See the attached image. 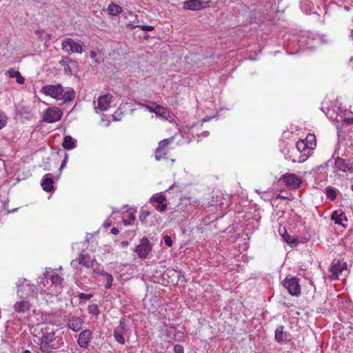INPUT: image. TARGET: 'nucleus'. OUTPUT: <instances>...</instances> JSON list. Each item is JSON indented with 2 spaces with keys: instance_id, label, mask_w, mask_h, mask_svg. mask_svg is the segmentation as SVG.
I'll return each mask as SVG.
<instances>
[{
  "instance_id": "1",
  "label": "nucleus",
  "mask_w": 353,
  "mask_h": 353,
  "mask_svg": "<svg viewBox=\"0 0 353 353\" xmlns=\"http://www.w3.org/2000/svg\"><path fill=\"white\" fill-rule=\"evenodd\" d=\"M40 92L57 100H62L64 103L70 102L75 97V92L72 88H67L64 90L60 83L45 85L41 88Z\"/></svg>"
},
{
  "instance_id": "2",
  "label": "nucleus",
  "mask_w": 353,
  "mask_h": 353,
  "mask_svg": "<svg viewBox=\"0 0 353 353\" xmlns=\"http://www.w3.org/2000/svg\"><path fill=\"white\" fill-rule=\"evenodd\" d=\"M56 330L50 325L43 323L40 325L38 334L42 352L49 353L54 348L52 342L55 339Z\"/></svg>"
},
{
  "instance_id": "3",
  "label": "nucleus",
  "mask_w": 353,
  "mask_h": 353,
  "mask_svg": "<svg viewBox=\"0 0 353 353\" xmlns=\"http://www.w3.org/2000/svg\"><path fill=\"white\" fill-rule=\"evenodd\" d=\"M312 143L309 145L305 140H300L296 143V152L299 154L298 159H293V162H304L310 155L311 149H312Z\"/></svg>"
},
{
  "instance_id": "4",
  "label": "nucleus",
  "mask_w": 353,
  "mask_h": 353,
  "mask_svg": "<svg viewBox=\"0 0 353 353\" xmlns=\"http://www.w3.org/2000/svg\"><path fill=\"white\" fill-rule=\"evenodd\" d=\"M152 249V245L147 237H143L140 243L132 250L135 252L139 258L145 259L148 257Z\"/></svg>"
},
{
  "instance_id": "5",
  "label": "nucleus",
  "mask_w": 353,
  "mask_h": 353,
  "mask_svg": "<svg viewBox=\"0 0 353 353\" xmlns=\"http://www.w3.org/2000/svg\"><path fill=\"white\" fill-rule=\"evenodd\" d=\"M61 49L65 52L70 53L81 54L83 52L82 45L72 38H66L62 41Z\"/></svg>"
},
{
  "instance_id": "6",
  "label": "nucleus",
  "mask_w": 353,
  "mask_h": 353,
  "mask_svg": "<svg viewBox=\"0 0 353 353\" xmlns=\"http://www.w3.org/2000/svg\"><path fill=\"white\" fill-rule=\"evenodd\" d=\"M62 112L56 107L47 108L43 113V121L45 123H54L62 117Z\"/></svg>"
},
{
  "instance_id": "7",
  "label": "nucleus",
  "mask_w": 353,
  "mask_h": 353,
  "mask_svg": "<svg viewBox=\"0 0 353 353\" xmlns=\"http://www.w3.org/2000/svg\"><path fill=\"white\" fill-rule=\"evenodd\" d=\"M283 285L292 296H297L301 292V287L299 283V279L296 277L285 278L283 281Z\"/></svg>"
},
{
  "instance_id": "8",
  "label": "nucleus",
  "mask_w": 353,
  "mask_h": 353,
  "mask_svg": "<svg viewBox=\"0 0 353 353\" xmlns=\"http://www.w3.org/2000/svg\"><path fill=\"white\" fill-rule=\"evenodd\" d=\"M334 168L346 173H353V161L337 157L334 160Z\"/></svg>"
},
{
  "instance_id": "9",
  "label": "nucleus",
  "mask_w": 353,
  "mask_h": 353,
  "mask_svg": "<svg viewBox=\"0 0 353 353\" xmlns=\"http://www.w3.org/2000/svg\"><path fill=\"white\" fill-rule=\"evenodd\" d=\"M281 180L290 189H297L300 187L302 180L295 174L286 173L282 176Z\"/></svg>"
},
{
  "instance_id": "10",
  "label": "nucleus",
  "mask_w": 353,
  "mask_h": 353,
  "mask_svg": "<svg viewBox=\"0 0 353 353\" xmlns=\"http://www.w3.org/2000/svg\"><path fill=\"white\" fill-rule=\"evenodd\" d=\"M174 140V137L165 139L159 143V146L155 150V159L157 161H160L165 158L168 152V145Z\"/></svg>"
},
{
  "instance_id": "11",
  "label": "nucleus",
  "mask_w": 353,
  "mask_h": 353,
  "mask_svg": "<svg viewBox=\"0 0 353 353\" xmlns=\"http://www.w3.org/2000/svg\"><path fill=\"white\" fill-rule=\"evenodd\" d=\"M345 270H347L346 262L341 261L340 260H334L330 269L331 272L330 277L331 280L339 279V275Z\"/></svg>"
},
{
  "instance_id": "12",
  "label": "nucleus",
  "mask_w": 353,
  "mask_h": 353,
  "mask_svg": "<svg viewBox=\"0 0 353 353\" xmlns=\"http://www.w3.org/2000/svg\"><path fill=\"white\" fill-rule=\"evenodd\" d=\"M284 329L283 325H279L274 332L275 341L280 344L287 343L290 341V333L284 331Z\"/></svg>"
},
{
  "instance_id": "13",
  "label": "nucleus",
  "mask_w": 353,
  "mask_h": 353,
  "mask_svg": "<svg viewBox=\"0 0 353 353\" xmlns=\"http://www.w3.org/2000/svg\"><path fill=\"white\" fill-rule=\"evenodd\" d=\"M37 288L36 285L30 286V293L27 297V300H23V312L26 310H29L31 308L32 305L37 300Z\"/></svg>"
},
{
  "instance_id": "14",
  "label": "nucleus",
  "mask_w": 353,
  "mask_h": 353,
  "mask_svg": "<svg viewBox=\"0 0 353 353\" xmlns=\"http://www.w3.org/2000/svg\"><path fill=\"white\" fill-rule=\"evenodd\" d=\"M91 339L92 332L89 330H85L79 334L77 343L81 347L86 348Z\"/></svg>"
},
{
  "instance_id": "15",
  "label": "nucleus",
  "mask_w": 353,
  "mask_h": 353,
  "mask_svg": "<svg viewBox=\"0 0 353 353\" xmlns=\"http://www.w3.org/2000/svg\"><path fill=\"white\" fill-rule=\"evenodd\" d=\"M83 321L81 319L77 316H72L68 319L67 326L74 332H78L81 330Z\"/></svg>"
},
{
  "instance_id": "16",
  "label": "nucleus",
  "mask_w": 353,
  "mask_h": 353,
  "mask_svg": "<svg viewBox=\"0 0 353 353\" xmlns=\"http://www.w3.org/2000/svg\"><path fill=\"white\" fill-rule=\"evenodd\" d=\"M77 261L80 265L83 266L90 268L94 266V263L96 261L94 258H92L91 256L88 254H79V257L77 259Z\"/></svg>"
},
{
  "instance_id": "17",
  "label": "nucleus",
  "mask_w": 353,
  "mask_h": 353,
  "mask_svg": "<svg viewBox=\"0 0 353 353\" xmlns=\"http://www.w3.org/2000/svg\"><path fill=\"white\" fill-rule=\"evenodd\" d=\"M112 96L110 94H105L100 96L97 100V106L96 109L101 111H105L108 109L110 103Z\"/></svg>"
},
{
  "instance_id": "18",
  "label": "nucleus",
  "mask_w": 353,
  "mask_h": 353,
  "mask_svg": "<svg viewBox=\"0 0 353 353\" xmlns=\"http://www.w3.org/2000/svg\"><path fill=\"white\" fill-rule=\"evenodd\" d=\"M331 219L334 221L335 224L341 225L345 227L343 221H347L345 213L341 210H335L332 212Z\"/></svg>"
},
{
  "instance_id": "19",
  "label": "nucleus",
  "mask_w": 353,
  "mask_h": 353,
  "mask_svg": "<svg viewBox=\"0 0 353 353\" xmlns=\"http://www.w3.org/2000/svg\"><path fill=\"white\" fill-rule=\"evenodd\" d=\"M50 175V174H45L41 182V185L46 192H51L54 189V180Z\"/></svg>"
},
{
  "instance_id": "20",
  "label": "nucleus",
  "mask_w": 353,
  "mask_h": 353,
  "mask_svg": "<svg viewBox=\"0 0 353 353\" xmlns=\"http://www.w3.org/2000/svg\"><path fill=\"white\" fill-rule=\"evenodd\" d=\"M201 0H188L183 3V8L186 10H196L202 7Z\"/></svg>"
},
{
  "instance_id": "21",
  "label": "nucleus",
  "mask_w": 353,
  "mask_h": 353,
  "mask_svg": "<svg viewBox=\"0 0 353 353\" xmlns=\"http://www.w3.org/2000/svg\"><path fill=\"white\" fill-rule=\"evenodd\" d=\"M122 8L117 4L110 3L107 8V12L111 16H116L122 12Z\"/></svg>"
},
{
  "instance_id": "22",
  "label": "nucleus",
  "mask_w": 353,
  "mask_h": 353,
  "mask_svg": "<svg viewBox=\"0 0 353 353\" xmlns=\"http://www.w3.org/2000/svg\"><path fill=\"white\" fill-rule=\"evenodd\" d=\"M76 141L70 135L64 137L63 147L67 150H71L76 148Z\"/></svg>"
},
{
  "instance_id": "23",
  "label": "nucleus",
  "mask_w": 353,
  "mask_h": 353,
  "mask_svg": "<svg viewBox=\"0 0 353 353\" xmlns=\"http://www.w3.org/2000/svg\"><path fill=\"white\" fill-rule=\"evenodd\" d=\"M127 332L125 330H120L118 327L114 328V337L115 340L120 344H125V339L123 338V334Z\"/></svg>"
},
{
  "instance_id": "24",
  "label": "nucleus",
  "mask_w": 353,
  "mask_h": 353,
  "mask_svg": "<svg viewBox=\"0 0 353 353\" xmlns=\"http://www.w3.org/2000/svg\"><path fill=\"white\" fill-rule=\"evenodd\" d=\"M155 114L165 119H168L170 117V114L168 109L160 105H156Z\"/></svg>"
},
{
  "instance_id": "25",
  "label": "nucleus",
  "mask_w": 353,
  "mask_h": 353,
  "mask_svg": "<svg viewBox=\"0 0 353 353\" xmlns=\"http://www.w3.org/2000/svg\"><path fill=\"white\" fill-rule=\"evenodd\" d=\"M34 34L41 41H49L51 39V34L45 32L42 30H35Z\"/></svg>"
},
{
  "instance_id": "26",
  "label": "nucleus",
  "mask_w": 353,
  "mask_h": 353,
  "mask_svg": "<svg viewBox=\"0 0 353 353\" xmlns=\"http://www.w3.org/2000/svg\"><path fill=\"white\" fill-rule=\"evenodd\" d=\"M101 275L105 277L106 283L105 285V288L106 289H110L112 285V282L114 280L113 276L106 272H101Z\"/></svg>"
},
{
  "instance_id": "27",
  "label": "nucleus",
  "mask_w": 353,
  "mask_h": 353,
  "mask_svg": "<svg viewBox=\"0 0 353 353\" xmlns=\"http://www.w3.org/2000/svg\"><path fill=\"white\" fill-rule=\"evenodd\" d=\"M325 193L327 197L332 201H334L336 198V190L332 187L326 188Z\"/></svg>"
},
{
  "instance_id": "28",
  "label": "nucleus",
  "mask_w": 353,
  "mask_h": 353,
  "mask_svg": "<svg viewBox=\"0 0 353 353\" xmlns=\"http://www.w3.org/2000/svg\"><path fill=\"white\" fill-rule=\"evenodd\" d=\"M51 283L54 285H57L61 284V281H63V278H61L59 275H58L56 273H53L50 276Z\"/></svg>"
},
{
  "instance_id": "29",
  "label": "nucleus",
  "mask_w": 353,
  "mask_h": 353,
  "mask_svg": "<svg viewBox=\"0 0 353 353\" xmlns=\"http://www.w3.org/2000/svg\"><path fill=\"white\" fill-rule=\"evenodd\" d=\"M8 72L9 73V76L11 78L16 77L17 81L19 83H21V84L22 83V77L21 76V74L19 71H15L14 70H9Z\"/></svg>"
},
{
  "instance_id": "30",
  "label": "nucleus",
  "mask_w": 353,
  "mask_h": 353,
  "mask_svg": "<svg viewBox=\"0 0 353 353\" xmlns=\"http://www.w3.org/2000/svg\"><path fill=\"white\" fill-rule=\"evenodd\" d=\"M88 312L95 316H97L99 314L98 305L97 304H92L88 306Z\"/></svg>"
},
{
  "instance_id": "31",
  "label": "nucleus",
  "mask_w": 353,
  "mask_h": 353,
  "mask_svg": "<svg viewBox=\"0 0 353 353\" xmlns=\"http://www.w3.org/2000/svg\"><path fill=\"white\" fill-rule=\"evenodd\" d=\"M151 212L149 210H142L139 215V221L142 222V223L145 224L148 216H149Z\"/></svg>"
},
{
  "instance_id": "32",
  "label": "nucleus",
  "mask_w": 353,
  "mask_h": 353,
  "mask_svg": "<svg viewBox=\"0 0 353 353\" xmlns=\"http://www.w3.org/2000/svg\"><path fill=\"white\" fill-rule=\"evenodd\" d=\"M283 238L285 242L292 245L293 244L296 245L297 241L294 238H292L286 232L285 234H283Z\"/></svg>"
},
{
  "instance_id": "33",
  "label": "nucleus",
  "mask_w": 353,
  "mask_h": 353,
  "mask_svg": "<svg viewBox=\"0 0 353 353\" xmlns=\"http://www.w3.org/2000/svg\"><path fill=\"white\" fill-rule=\"evenodd\" d=\"M151 199L152 201L157 202V203H163L164 201H165L166 197L163 194H157V195H154L151 198Z\"/></svg>"
},
{
  "instance_id": "34",
  "label": "nucleus",
  "mask_w": 353,
  "mask_h": 353,
  "mask_svg": "<svg viewBox=\"0 0 353 353\" xmlns=\"http://www.w3.org/2000/svg\"><path fill=\"white\" fill-rule=\"evenodd\" d=\"M68 62H71L72 63H74V61L72 60H69L68 57L63 58L60 61L59 63L61 65L65 67V70H67V68H69Z\"/></svg>"
},
{
  "instance_id": "35",
  "label": "nucleus",
  "mask_w": 353,
  "mask_h": 353,
  "mask_svg": "<svg viewBox=\"0 0 353 353\" xmlns=\"http://www.w3.org/2000/svg\"><path fill=\"white\" fill-rule=\"evenodd\" d=\"M6 116L3 113L0 112V130L6 125Z\"/></svg>"
},
{
  "instance_id": "36",
  "label": "nucleus",
  "mask_w": 353,
  "mask_h": 353,
  "mask_svg": "<svg viewBox=\"0 0 353 353\" xmlns=\"http://www.w3.org/2000/svg\"><path fill=\"white\" fill-rule=\"evenodd\" d=\"M120 330H125L128 331V325L124 318H122L119 321V325L117 327Z\"/></svg>"
},
{
  "instance_id": "37",
  "label": "nucleus",
  "mask_w": 353,
  "mask_h": 353,
  "mask_svg": "<svg viewBox=\"0 0 353 353\" xmlns=\"http://www.w3.org/2000/svg\"><path fill=\"white\" fill-rule=\"evenodd\" d=\"M78 296H79V298L80 299L89 300L90 298L92 297V294H85V293H83V292H81V293L79 294Z\"/></svg>"
},
{
  "instance_id": "38",
  "label": "nucleus",
  "mask_w": 353,
  "mask_h": 353,
  "mask_svg": "<svg viewBox=\"0 0 353 353\" xmlns=\"http://www.w3.org/2000/svg\"><path fill=\"white\" fill-rule=\"evenodd\" d=\"M165 244L168 245V247H171L172 245V240L170 236L165 235L163 237Z\"/></svg>"
},
{
  "instance_id": "39",
  "label": "nucleus",
  "mask_w": 353,
  "mask_h": 353,
  "mask_svg": "<svg viewBox=\"0 0 353 353\" xmlns=\"http://www.w3.org/2000/svg\"><path fill=\"white\" fill-rule=\"evenodd\" d=\"M183 347L181 345L176 344L174 347V353H184Z\"/></svg>"
},
{
  "instance_id": "40",
  "label": "nucleus",
  "mask_w": 353,
  "mask_h": 353,
  "mask_svg": "<svg viewBox=\"0 0 353 353\" xmlns=\"http://www.w3.org/2000/svg\"><path fill=\"white\" fill-rule=\"evenodd\" d=\"M156 105H157L156 103H153L152 105L144 104H142L141 105L145 107L150 112L155 113Z\"/></svg>"
},
{
  "instance_id": "41",
  "label": "nucleus",
  "mask_w": 353,
  "mask_h": 353,
  "mask_svg": "<svg viewBox=\"0 0 353 353\" xmlns=\"http://www.w3.org/2000/svg\"><path fill=\"white\" fill-rule=\"evenodd\" d=\"M139 28H140L143 31H152L154 29V26L148 25L139 26Z\"/></svg>"
},
{
  "instance_id": "42",
  "label": "nucleus",
  "mask_w": 353,
  "mask_h": 353,
  "mask_svg": "<svg viewBox=\"0 0 353 353\" xmlns=\"http://www.w3.org/2000/svg\"><path fill=\"white\" fill-rule=\"evenodd\" d=\"M14 310L17 312H21L22 311V301L17 302L14 305Z\"/></svg>"
},
{
  "instance_id": "43",
  "label": "nucleus",
  "mask_w": 353,
  "mask_h": 353,
  "mask_svg": "<svg viewBox=\"0 0 353 353\" xmlns=\"http://www.w3.org/2000/svg\"><path fill=\"white\" fill-rule=\"evenodd\" d=\"M156 208L158 210L163 212L166 209L167 205L163 202V203H158V205Z\"/></svg>"
},
{
  "instance_id": "44",
  "label": "nucleus",
  "mask_w": 353,
  "mask_h": 353,
  "mask_svg": "<svg viewBox=\"0 0 353 353\" xmlns=\"http://www.w3.org/2000/svg\"><path fill=\"white\" fill-rule=\"evenodd\" d=\"M325 168V165H321L319 166H317L314 168H313L310 173H312L313 174H316L321 169H323Z\"/></svg>"
},
{
  "instance_id": "45",
  "label": "nucleus",
  "mask_w": 353,
  "mask_h": 353,
  "mask_svg": "<svg viewBox=\"0 0 353 353\" xmlns=\"http://www.w3.org/2000/svg\"><path fill=\"white\" fill-rule=\"evenodd\" d=\"M101 272H105L103 269L100 268L99 264L97 265V267L94 268L93 273L101 275Z\"/></svg>"
},
{
  "instance_id": "46",
  "label": "nucleus",
  "mask_w": 353,
  "mask_h": 353,
  "mask_svg": "<svg viewBox=\"0 0 353 353\" xmlns=\"http://www.w3.org/2000/svg\"><path fill=\"white\" fill-rule=\"evenodd\" d=\"M178 273V279L179 281H185V275H184V272H183L182 271H178L177 272Z\"/></svg>"
},
{
  "instance_id": "47",
  "label": "nucleus",
  "mask_w": 353,
  "mask_h": 353,
  "mask_svg": "<svg viewBox=\"0 0 353 353\" xmlns=\"http://www.w3.org/2000/svg\"><path fill=\"white\" fill-rule=\"evenodd\" d=\"M51 271V268H46V272L43 273V276L40 279H41V282H43V280L47 278L49 276L50 272Z\"/></svg>"
},
{
  "instance_id": "48",
  "label": "nucleus",
  "mask_w": 353,
  "mask_h": 353,
  "mask_svg": "<svg viewBox=\"0 0 353 353\" xmlns=\"http://www.w3.org/2000/svg\"><path fill=\"white\" fill-rule=\"evenodd\" d=\"M67 162H68V155L66 153H65V157H64L63 160L62 161V163H61L59 170H62L65 166Z\"/></svg>"
},
{
  "instance_id": "49",
  "label": "nucleus",
  "mask_w": 353,
  "mask_h": 353,
  "mask_svg": "<svg viewBox=\"0 0 353 353\" xmlns=\"http://www.w3.org/2000/svg\"><path fill=\"white\" fill-rule=\"evenodd\" d=\"M315 139V137L314 135L313 134H309L307 135L306 139H305V142H307V143L310 145V143H312L311 141L314 140Z\"/></svg>"
},
{
  "instance_id": "50",
  "label": "nucleus",
  "mask_w": 353,
  "mask_h": 353,
  "mask_svg": "<svg viewBox=\"0 0 353 353\" xmlns=\"http://www.w3.org/2000/svg\"><path fill=\"white\" fill-rule=\"evenodd\" d=\"M127 27H128V28H130V29L133 30V29H134V28H136L139 27V25H134V24H133V23H128V24H127Z\"/></svg>"
},
{
  "instance_id": "51",
  "label": "nucleus",
  "mask_w": 353,
  "mask_h": 353,
  "mask_svg": "<svg viewBox=\"0 0 353 353\" xmlns=\"http://www.w3.org/2000/svg\"><path fill=\"white\" fill-rule=\"evenodd\" d=\"M90 58H92V59H94L95 57H97V53L95 51H93L92 50L90 53Z\"/></svg>"
},
{
  "instance_id": "52",
  "label": "nucleus",
  "mask_w": 353,
  "mask_h": 353,
  "mask_svg": "<svg viewBox=\"0 0 353 353\" xmlns=\"http://www.w3.org/2000/svg\"><path fill=\"white\" fill-rule=\"evenodd\" d=\"M111 233L113 234H117L119 233V230L116 228H112L111 229Z\"/></svg>"
},
{
  "instance_id": "53",
  "label": "nucleus",
  "mask_w": 353,
  "mask_h": 353,
  "mask_svg": "<svg viewBox=\"0 0 353 353\" xmlns=\"http://www.w3.org/2000/svg\"><path fill=\"white\" fill-rule=\"evenodd\" d=\"M128 241H123L121 242V245L124 248V247H126L128 245Z\"/></svg>"
},
{
  "instance_id": "54",
  "label": "nucleus",
  "mask_w": 353,
  "mask_h": 353,
  "mask_svg": "<svg viewBox=\"0 0 353 353\" xmlns=\"http://www.w3.org/2000/svg\"><path fill=\"white\" fill-rule=\"evenodd\" d=\"M33 117V114L31 113V112H27V116L26 117V119H30Z\"/></svg>"
},
{
  "instance_id": "55",
  "label": "nucleus",
  "mask_w": 353,
  "mask_h": 353,
  "mask_svg": "<svg viewBox=\"0 0 353 353\" xmlns=\"http://www.w3.org/2000/svg\"><path fill=\"white\" fill-rule=\"evenodd\" d=\"M117 113H118L117 112H114V114H113V119H114V121H119V120H120V119H119V118L116 117V114H117Z\"/></svg>"
},
{
  "instance_id": "56",
  "label": "nucleus",
  "mask_w": 353,
  "mask_h": 353,
  "mask_svg": "<svg viewBox=\"0 0 353 353\" xmlns=\"http://www.w3.org/2000/svg\"><path fill=\"white\" fill-rule=\"evenodd\" d=\"M202 135L205 136V137H208L209 135V132L208 131H204L202 132Z\"/></svg>"
},
{
  "instance_id": "57",
  "label": "nucleus",
  "mask_w": 353,
  "mask_h": 353,
  "mask_svg": "<svg viewBox=\"0 0 353 353\" xmlns=\"http://www.w3.org/2000/svg\"><path fill=\"white\" fill-rule=\"evenodd\" d=\"M103 225H104L105 228H108V227H109V226L110 225V224L109 223L105 222V223H103Z\"/></svg>"
},
{
  "instance_id": "58",
  "label": "nucleus",
  "mask_w": 353,
  "mask_h": 353,
  "mask_svg": "<svg viewBox=\"0 0 353 353\" xmlns=\"http://www.w3.org/2000/svg\"><path fill=\"white\" fill-rule=\"evenodd\" d=\"M345 121L346 123H350L352 121V119H345Z\"/></svg>"
},
{
  "instance_id": "59",
  "label": "nucleus",
  "mask_w": 353,
  "mask_h": 353,
  "mask_svg": "<svg viewBox=\"0 0 353 353\" xmlns=\"http://www.w3.org/2000/svg\"><path fill=\"white\" fill-rule=\"evenodd\" d=\"M23 353H31L30 350H26L23 351Z\"/></svg>"
},
{
  "instance_id": "60",
  "label": "nucleus",
  "mask_w": 353,
  "mask_h": 353,
  "mask_svg": "<svg viewBox=\"0 0 353 353\" xmlns=\"http://www.w3.org/2000/svg\"><path fill=\"white\" fill-rule=\"evenodd\" d=\"M123 223H124V224H125V225H128V224H129V223H128L127 221H125V220H124V221H123Z\"/></svg>"
},
{
  "instance_id": "61",
  "label": "nucleus",
  "mask_w": 353,
  "mask_h": 353,
  "mask_svg": "<svg viewBox=\"0 0 353 353\" xmlns=\"http://www.w3.org/2000/svg\"><path fill=\"white\" fill-rule=\"evenodd\" d=\"M130 218H131V219L134 220L135 219V216L131 215Z\"/></svg>"
},
{
  "instance_id": "62",
  "label": "nucleus",
  "mask_w": 353,
  "mask_h": 353,
  "mask_svg": "<svg viewBox=\"0 0 353 353\" xmlns=\"http://www.w3.org/2000/svg\"><path fill=\"white\" fill-rule=\"evenodd\" d=\"M74 263H75V261H72L71 262V265H72V266H73V267H74Z\"/></svg>"
},
{
  "instance_id": "63",
  "label": "nucleus",
  "mask_w": 353,
  "mask_h": 353,
  "mask_svg": "<svg viewBox=\"0 0 353 353\" xmlns=\"http://www.w3.org/2000/svg\"><path fill=\"white\" fill-rule=\"evenodd\" d=\"M37 328H34V332H37Z\"/></svg>"
},
{
  "instance_id": "64",
  "label": "nucleus",
  "mask_w": 353,
  "mask_h": 353,
  "mask_svg": "<svg viewBox=\"0 0 353 353\" xmlns=\"http://www.w3.org/2000/svg\"><path fill=\"white\" fill-rule=\"evenodd\" d=\"M351 190L353 191V185H351Z\"/></svg>"
}]
</instances>
